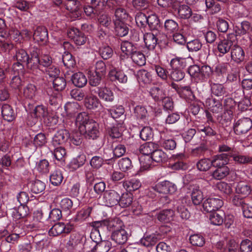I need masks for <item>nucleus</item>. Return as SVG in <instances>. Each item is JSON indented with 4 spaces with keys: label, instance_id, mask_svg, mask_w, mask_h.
Returning <instances> with one entry per match:
<instances>
[{
    "label": "nucleus",
    "instance_id": "23",
    "mask_svg": "<svg viewBox=\"0 0 252 252\" xmlns=\"http://www.w3.org/2000/svg\"><path fill=\"white\" fill-rule=\"evenodd\" d=\"M229 156L237 164H248L252 162V157L248 155H243L231 152L229 153Z\"/></svg>",
    "mask_w": 252,
    "mask_h": 252
},
{
    "label": "nucleus",
    "instance_id": "21",
    "mask_svg": "<svg viewBox=\"0 0 252 252\" xmlns=\"http://www.w3.org/2000/svg\"><path fill=\"white\" fill-rule=\"evenodd\" d=\"M174 216V212L171 209L160 211L157 214V218L160 222L168 223L171 221Z\"/></svg>",
    "mask_w": 252,
    "mask_h": 252
},
{
    "label": "nucleus",
    "instance_id": "17",
    "mask_svg": "<svg viewBox=\"0 0 252 252\" xmlns=\"http://www.w3.org/2000/svg\"><path fill=\"white\" fill-rule=\"evenodd\" d=\"M160 235L156 232L150 234L146 233L141 239V244L147 247L154 246L160 239Z\"/></svg>",
    "mask_w": 252,
    "mask_h": 252
},
{
    "label": "nucleus",
    "instance_id": "64",
    "mask_svg": "<svg viewBox=\"0 0 252 252\" xmlns=\"http://www.w3.org/2000/svg\"><path fill=\"white\" fill-rule=\"evenodd\" d=\"M196 166L199 171H208L212 166L211 159L209 158L201 159L197 162Z\"/></svg>",
    "mask_w": 252,
    "mask_h": 252
},
{
    "label": "nucleus",
    "instance_id": "16",
    "mask_svg": "<svg viewBox=\"0 0 252 252\" xmlns=\"http://www.w3.org/2000/svg\"><path fill=\"white\" fill-rule=\"evenodd\" d=\"M229 153L221 154L214 156L211 159L212 165L215 168L227 166L229 160Z\"/></svg>",
    "mask_w": 252,
    "mask_h": 252
},
{
    "label": "nucleus",
    "instance_id": "30",
    "mask_svg": "<svg viewBox=\"0 0 252 252\" xmlns=\"http://www.w3.org/2000/svg\"><path fill=\"white\" fill-rule=\"evenodd\" d=\"M230 172L229 168L227 166H223L219 168H216L212 173L211 176L214 179L221 180L225 178Z\"/></svg>",
    "mask_w": 252,
    "mask_h": 252
},
{
    "label": "nucleus",
    "instance_id": "20",
    "mask_svg": "<svg viewBox=\"0 0 252 252\" xmlns=\"http://www.w3.org/2000/svg\"><path fill=\"white\" fill-rule=\"evenodd\" d=\"M127 233L123 228L115 230L111 235L112 240L119 245L125 244L127 241Z\"/></svg>",
    "mask_w": 252,
    "mask_h": 252
},
{
    "label": "nucleus",
    "instance_id": "52",
    "mask_svg": "<svg viewBox=\"0 0 252 252\" xmlns=\"http://www.w3.org/2000/svg\"><path fill=\"white\" fill-rule=\"evenodd\" d=\"M183 29L179 30L178 32L172 33L173 42L180 45H184L187 42L186 38L183 34Z\"/></svg>",
    "mask_w": 252,
    "mask_h": 252
},
{
    "label": "nucleus",
    "instance_id": "13",
    "mask_svg": "<svg viewBox=\"0 0 252 252\" xmlns=\"http://www.w3.org/2000/svg\"><path fill=\"white\" fill-rule=\"evenodd\" d=\"M67 35L71 38L77 45H84L87 41L88 38L84 33L78 29H71L67 32Z\"/></svg>",
    "mask_w": 252,
    "mask_h": 252
},
{
    "label": "nucleus",
    "instance_id": "47",
    "mask_svg": "<svg viewBox=\"0 0 252 252\" xmlns=\"http://www.w3.org/2000/svg\"><path fill=\"white\" fill-rule=\"evenodd\" d=\"M133 202V195L130 193H125L120 196V203L118 204L121 207L126 208L132 205Z\"/></svg>",
    "mask_w": 252,
    "mask_h": 252
},
{
    "label": "nucleus",
    "instance_id": "46",
    "mask_svg": "<svg viewBox=\"0 0 252 252\" xmlns=\"http://www.w3.org/2000/svg\"><path fill=\"white\" fill-rule=\"evenodd\" d=\"M14 58L16 61L22 63H26L27 66L28 62L30 61V56L26 50L23 49H18L16 50L15 55Z\"/></svg>",
    "mask_w": 252,
    "mask_h": 252
},
{
    "label": "nucleus",
    "instance_id": "29",
    "mask_svg": "<svg viewBox=\"0 0 252 252\" xmlns=\"http://www.w3.org/2000/svg\"><path fill=\"white\" fill-rule=\"evenodd\" d=\"M121 48L123 53L130 56L138 50L136 44L128 41L122 42Z\"/></svg>",
    "mask_w": 252,
    "mask_h": 252
},
{
    "label": "nucleus",
    "instance_id": "5",
    "mask_svg": "<svg viewBox=\"0 0 252 252\" xmlns=\"http://www.w3.org/2000/svg\"><path fill=\"white\" fill-rule=\"evenodd\" d=\"M102 199L104 205L112 207L120 203V195L116 190L110 189L104 192Z\"/></svg>",
    "mask_w": 252,
    "mask_h": 252
},
{
    "label": "nucleus",
    "instance_id": "26",
    "mask_svg": "<svg viewBox=\"0 0 252 252\" xmlns=\"http://www.w3.org/2000/svg\"><path fill=\"white\" fill-rule=\"evenodd\" d=\"M29 213L28 207L26 205H20L17 209H14L12 212V217L15 220L26 217Z\"/></svg>",
    "mask_w": 252,
    "mask_h": 252
},
{
    "label": "nucleus",
    "instance_id": "25",
    "mask_svg": "<svg viewBox=\"0 0 252 252\" xmlns=\"http://www.w3.org/2000/svg\"><path fill=\"white\" fill-rule=\"evenodd\" d=\"M108 111L113 119L116 120L120 119V120H118L120 123H121L125 119V109L122 105L113 107L109 109Z\"/></svg>",
    "mask_w": 252,
    "mask_h": 252
},
{
    "label": "nucleus",
    "instance_id": "7",
    "mask_svg": "<svg viewBox=\"0 0 252 252\" xmlns=\"http://www.w3.org/2000/svg\"><path fill=\"white\" fill-rule=\"evenodd\" d=\"M41 54L40 49L33 46L30 49V61L27 63V68L29 69L34 70L39 68V55Z\"/></svg>",
    "mask_w": 252,
    "mask_h": 252
},
{
    "label": "nucleus",
    "instance_id": "33",
    "mask_svg": "<svg viewBox=\"0 0 252 252\" xmlns=\"http://www.w3.org/2000/svg\"><path fill=\"white\" fill-rule=\"evenodd\" d=\"M234 46L233 42L230 39H223L218 44V50L223 55L228 53Z\"/></svg>",
    "mask_w": 252,
    "mask_h": 252
},
{
    "label": "nucleus",
    "instance_id": "60",
    "mask_svg": "<svg viewBox=\"0 0 252 252\" xmlns=\"http://www.w3.org/2000/svg\"><path fill=\"white\" fill-rule=\"evenodd\" d=\"M190 243L194 246L202 247L205 242V239L199 234L191 235L189 238Z\"/></svg>",
    "mask_w": 252,
    "mask_h": 252
},
{
    "label": "nucleus",
    "instance_id": "3",
    "mask_svg": "<svg viewBox=\"0 0 252 252\" xmlns=\"http://www.w3.org/2000/svg\"><path fill=\"white\" fill-rule=\"evenodd\" d=\"M99 124L94 120H90L84 127V135L89 139H97L100 135Z\"/></svg>",
    "mask_w": 252,
    "mask_h": 252
},
{
    "label": "nucleus",
    "instance_id": "38",
    "mask_svg": "<svg viewBox=\"0 0 252 252\" xmlns=\"http://www.w3.org/2000/svg\"><path fill=\"white\" fill-rule=\"evenodd\" d=\"M235 191L237 194L247 196L252 191L251 187L247 183L244 182H239L235 188Z\"/></svg>",
    "mask_w": 252,
    "mask_h": 252
},
{
    "label": "nucleus",
    "instance_id": "1",
    "mask_svg": "<svg viewBox=\"0 0 252 252\" xmlns=\"http://www.w3.org/2000/svg\"><path fill=\"white\" fill-rule=\"evenodd\" d=\"M188 72L196 82H205L213 74L211 67L203 65L201 67L194 64L190 65L188 69Z\"/></svg>",
    "mask_w": 252,
    "mask_h": 252
},
{
    "label": "nucleus",
    "instance_id": "41",
    "mask_svg": "<svg viewBox=\"0 0 252 252\" xmlns=\"http://www.w3.org/2000/svg\"><path fill=\"white\" fill-rule=\"evenodd\" d=\"M158 148V145L153 142H147L141 147L140 151L145 156H151Z\"/></svg>",
    "mask_w": 252,
    "mask_h": 252
},
{
    "label": "nucleus",
    "instance_id": "53",
    "mask_svg": "<svg viewBox=\"0 0 252 252\" xmlns=\"http://www.w3.org/2000/svg\"><path fill=\"white\" fill-rule=\"evenodd\" d=\"M98 52L103 60H108L111 58L114 54L113 49L108 45H104L99 47Z\"/></svg>",
    "mask_w": 252,
    "mask_h": 252
},
{
    "label": "nucleus",
    "instance_id": "10",
    "mask_svg": "<svg viewBox=\"0 0 252 252\" xmlns=\"http://www.w3.org/2000/svg\"><path fill=\"white\" fill-rule=\"evenodd\" d=\"M73 228V225L64 223L58 222L55 224L49 230V234L50 236H57L63 233H68Z\"/></svg>",
    "mask_w": 252,
    "mask_h": 252
},
{
    "label": "nucleus",
    "instance_id": "28",
    "mask_svg": "<svg viewBox=\"0 0 252 252\" xmlns=\"http://www.w3.org/2000/svg\"><path fill=\"white\" fill-rule=\"evenodd\" d=\"M205 103L208 109L213 113H219L222 109V105L219 100L213 98H208L206 99Z\"/></svg>",
    "mask_w": 252,
    "mask_h": 252
},
{
    "label": "nucleus",
    "instance_id": "34",
    "mask_svg": "<svg viewBox=\"0 0 252 252\" xmlns=\"http://www.w3.org/2000/svg\"><path fill=\"white\" fill-rule=\"evenodd\" d=\"M164 28L168 34H172L179 30L178 23L173 19H166L164 22Z\"/></svg>",
    "mask_w": 252,
    "mask_h": 252
},
{
    "label": "nucleus",
    "instance_id": "55",
    "mask_svg": "<svg viewBox=\"0 0 252 252\" xmlns=\"http://www.w3.org/2000/svg\"><path fill=\"white\" fill-rule=\"evenodd\" d=\"M135 116L138 119L146 120L148 117V112L146 108L142 105H137L134 110Z\"/></svg>",
    "mask_w": 252,
    "mask_h": 252
},
{
    "label": "nucleus",
    "instance_id": "63",
    "mask_svg": "<svg viewBox=\"0 0 252 252\" xmlns=\"http://www.w3.org/2000/svg\"><path fill=\"white\" fill-rule=\"evenodd\" d=\"M86 156L82 154L74 158L71 161V165L74 169H77L83 166L86 161Z\"/></svg>",
    "mask_w": 252,
    "mask_h": 252
},
{
    "label": "nucleus",
    "instance_id": "56",
    "mask_svg": "<svg viewBox=\"0 0 252 252\" xmlns=\"http://www.w3.org/2000/svg\"><path fill=\"white\" fill-rule=\"evenodd\" d=\"M111 243L108 241L97 243L92 250V252H108L110 249Z\"/></svg>",
    "mask_w": 252,
    "mask_h": 252
},
{
    "label": "nucleus",
    "instance_id": "2",
    "mask_svg": "<svg viewBox=\"0 0 252 252\" xmlns=\"http://www.w3.org/2000/svg\"><path fill=\"white\" fill-rule=\"evenodd\" d=\"M236 101L231 98L224 100V106L225 112L222 115L220 123L224 126H229L233 117L232 109L234 106Z\"/></svg>",
    "mask_w": 252,
    "mask_h": 252
},
{
    "label": "nucleus",
    "instance_id": "12",
    "mask_svg": "<svg viewBox=\"0 0 252 252\" xmlns=\"http://www.w3.org/2000/svg\"><path fill=\"white\" fill-rule=\"evenodd\" d=\"M33 38L35 42L40 45H45L48 41V33L46 28L39 26L34 30Z\"/></svg>",
    "mask_w": 252,
    "mask_h": 252
},
{
    "label": "nucleus",
    "instance_id": "51",
    "mask_svg": "<svg viewBox=\"0 0 252 252\" xmlns=\"http://www.w3.org/2000/svg\"><path fill=\"white\" fill-rule=\"evenodd\" d=\"M62 61L63 64L67 68L73 67L76 64V62L72 55L68 52H64L62 56Z\"/></svg>",
    "mask_w": 252,
    "mask_h": 252
},
{
    "label": "nucleus",
    "instance_id": "15",
    "mask_svg": "<svg viewBox=\"0 0 252 252\" xmlns=\"http://www.w3.org/2000/svg\"><path fill=\"white\" fill-rule=\"evenodd\" d=\"M158 32H148L143 34V40L146 47L150 50H154L157 44L158 38L157 37Z\"/></svg>",
    "mask_w": 252,
    "mask_h": 252
},
{
    "label": "nucleus",
    "instance_id": "27",
    "mask_svg": "<svg viewBox=\"0 0 252 252\" xmlns=\"http://www.w3.org/2000/svg\"><path fill=\"white\" fill-rule=\"evenodd\" d=\"M72 83L78 88H82L87 83V79L85 75L81 72L74 73L71 77Z\"/></svg>",
    "mask_w": 252,
    "mask_h": 252
},
{
    "label": "nucleus",
    "instance_id": "49",
    "mask_svg": "<svg viewBox=\"0 0 252 252\" xmlns=\"http://www.w3.org/2000/svg\"><path fill=\"white\" fill-rule=\"evenodd\" d=\"M133 62L139 66H142L146 63L145 55L140 51L137 50L130 56Z\"/></svg>",
    "mask_w": 252,
    "mask_h": 252
},
{
    "label": "nucleus",
    "instance_id": "14",
    "mask_svg": "<svg viewBox=\"0 0 252 252\" xmlns=\"http://www.w3.org/2000/svg\"><path fill=\"white\" fill-rule=\"evenodd\" d=\"M69 137V133L67 130L60 129L53 137L52 144L54 146L62 145L68 139Z\"/></svg>",
    "mask_w": 252,
    "mask_h": 252
},
{
    "label": "nucleus",
    "instance_id": "22",
    "mask_svg": "<svg viewBox=\"0 0 252 252\" xmlns=\"http://www.w3.org/2000/svg\"><path fill=\"white\" fill-rule=\"evenodd\" d=\"M1 115L3 119L11 122L15 119L16 114L12 107L8 104H3L1 108Z\"/></svg>",
    "mask_w": 252,
    "mask_h": 252
},
{
    "label": "nucleus",
    "instance_id": "6",
    "mask_svg": "<svg viewBox=\"0 0 252 252\" xmlns=\"http://www.w3.org/2000/svg\"><path fill=\"white\" fill-rule=\"evenodd\" d=\"M152 189L160 193L172 194L177 190V187L172 182L164 181L158 183L155 186L152 187Z\"/></svg>",
    "mask_w": 252,
    "mask_h": 252
},
{
    "label": "nucleus",
    "instance_id": "40",
    "mask_svg": "<svg viewBox=\"0 0 252 252\" xmlns=\"http://www.w3.org/2000/svg\"><path fill=\"white\" fill-rule=\"evenodd\" d=\"M191 196L192 201L195 205H199L203 199V193L198 187L193 188Z\"/></svg>",
    "mask_w": 252,
    "mask_h": 252
},
{
    "label": "nucleus",
    "instance_id": "59",
    "mask_svg": "<svg viewBox=\"0 0 252 252\" xmlns=\"http://www.w3.org/2000/svg\"><path fill=\"white\" fill-rule=\"evenodd\" d=\"M114 13L116 18L115 21L122 22V21L127 19L129 15L126 10L120 6L116 9Z\"/></svg>",
    "mask_w": 252,
    "mask_h": 252
},
{
    "label": "nucleus",
    "instance_id": "48",
    "mask_svg": "<svg viewBox=\"0 0 252 252\" xmlns=\"http://www.w3.org/2000/svg\"><path fill=\"white\" fill-rule=\"evenodd\" d=\"M170 65L172 69H181L187 66L186 59L177 57L171 60Z\"/></svg>",
    "mask_w": 252,
    "mask_h": 252
},
{
    "label": "nucleus",
    "instance_id": "32",
    "mask_svg": "<svg viewBox=\"0 0 252 252\" xmlns=\"http://www.w3.org/2000/svg\"><path fill=\"white\" fill-rule=\"evenodd\" d=\"M29 185L31 192L34 194L43 193L46 187L44 182L38 180L31 182Z\"/></svg>",
    "mask_w": 252,
    "mask_h": 252
},
{
    "label": "nucleus",
    "instance_id": "43",
    "mask_svg": "<svg viewBox=\"0 0 252 252\" xmlns=\"http://www.w3.org/2000/svg\"><path fill=\"white\" fill-rule=\"evenodd\" d=\"M224 214L221 211L211 213L209 220L212 224L216 225H221L223 222Z\"/></svg>",
    "mask_w": 252,
    "mask_h": 252
},
{
    "label": "nucleus",
    "instance_id": "44",
    "mask_svg": "<svg viewBox=\"0 0 252 252\" xmlns=\"http://www.w3.org/2000/svg\"><path fill=\"white\" fill-rule=\"evenodd\" d=\"M92 120L89 118L86 113L82 112L78 114L76 118V122L79 125L80 130L83 131L87 123H89L90 121Z\"/></svg>",
    "mask_w": 252,
    "mask_h": 252
},
{
    "label": "nucleus",
    "instance_id": "18",
    "mask_svg": "<svg viewBox=\"0 0 252 252\" xmlns=\"http://www.w3.org/2000/svg\"><path fill=\"white\" fill-rule=\"evenodd\" d=\"M231 58L234 62L240 63L245 59V52L239 45H234L231 50Z\"/></svg>",
    "mask_w": 252,
    "mask_h": 252
},
{
    "label": "nucleus",
    "instance_id": "57",
    "mask_svg": "<svg viewBox=\"0 0 252 252\" xmlns=\"http://www.w3.org/2000/svg\"><path fill=\"white\" fill-rule=\"evenodd\" d=\"M211 89L212 93L217 96H223L226 93L225 88L222 84L212 83Z\"/></svg>",
    "mask_w": 252,
    "mask_h": 252
},
{
    "label": "nucleus",
    "instance_id": "37",
    "mask_svg": "<svg viewBox=\"0 0 252 252\" xmlns=\"http://www.w3.org/2000/svg\"><path fill=\"white\" fill-rule=\"evenodd\" d=\"M109 76L112 80H118L122 83H126L127 81V77L122 71H117L116 69H112L109 72Z\"/></svg>",
    "mask_w": 252,
    "mask_h": 252
},
{
    "label": "nucleus",
    "instance_id": "19",
    "mask_svg": "<svg viewBox=\"0 0 252 252\" xmlns=\"http://www.w3.org/2000/svg\"><path fill=\"white\" fill-rule=\"evenodd\" d=\"M101 225L106 226L109 231L114 232L122 228L123 222L118 218L109 219L101 221Z\"/></svg>",
    "mask_w": 252,
    "mask_h": 252
},
{
    "label": "nucleus",
    "instance_id": "8",
    "mask_svg": "<svg viewBox=\"0 0 252 252\" xmlns=\"http://www.w3.org/2000/svg\"><path fill=\"white\" fill-rule=\"evenodd\" d=\"M91 91L97 94L98 97L104 101L111 102L114 99L113 92L106 87H96L91 90Z\"/></svg>",
    "mask_w": 252,
    "mask_h": 252
},
{
    "label": "nucleus",
    "instance_id": "50",
    "mask_svg": "<svg viewBox=\"0 0 252 252\" xmlns=\"http://www.w3.org/2000/svg\"><path fill=\"white\" fill-rule=\"evenodd\" d=\"M150 157L153 161L158 163L164 162L167 159L166 154L161 150L158 149V148H157V150H155Z\"/></svg>",
    "mask_w": 252,
    "mask_h": 252
},
{
    "label": "nucleus",
    "instance_id": "31",
    "mask_svg": "<svg viewBox=\"0 0 252 252\" xmlns=\"http://www.w3.org/2000/svg\"><path fill=\"white\" fill-rule=\"evenodd\" d=\"M178 15L182 19H188L192 14L191 9L187 5H180L177 8Z\"/></svg>",
    "mask_w": 252,
    "mask_h": 252
},
{
    "label": "nucleus",
    "instance_id": "4",
    "mask_svg": "<svg viewBox=\"0 0 252 252\" xmlns=\"http://www.w3.org/2000/svg\"><path fill=\"white\" fill-rule=\"evenodd\" d=\"M252 127V121L249 118H243L238 120L233 125L234 132L237 135L247 133Z\"/></svg>",
    "mask_w": 252,
    "mask_h": 252
},
{
    "label": "nucleus",
    "instance_id": "62",
    "mask_svg": "<svg viewBox=\"0 0 252 252\" xmlns=\"http://www.w3.org/2000/svg\"><path fill=\"white\" fill-rule=\"evenodd\" d=\"M230 67V65L228 63H219L216 66L215 72L219 76H223L228 72Z\"/></svg>",
    "mask_w": 252,
    "mask_h": 252
},
{
    "label": "nucleus",
    "instance_id": "35",
    "mask_svg": "<svg viewBox=\"0 0 252 252\" xmlns=\"http://www.w3.org/2000/svg\"><path fill=\"white\" fill-rule=\"evenodd\" d=\"M179 95L180 97L185 99L187 102L195 99V97L189 86L183 87L181 90L179 91Z\"/></svg>",
    "mask_w": 252,
    "mask_h": 252
},
{
    "label": "nucleus",
    "instance_id": "54",
    "mask_svg": "<svg viewBox=\"0 0 252 252\" xmlns=\"http://www.w3.org/2000/svg\"><path fill=\"white\" fill-rule=\"evenodd\" d=\"M184 200V198H182L177 202V211L182 219L188 220L190 217V213L184 206L180 205L181 203H183Z\"/></svg>",
    "mask_w": 252,
    "mask_h": 252
},
{
    "label": "nucleus",
    "instance_id": "58",
    "mask_svg": "<svg viewBox=\"0 0 252 252\" xmlns=\"http://www.w3.org/2000/svg\"><path fill=\"white\" fill-rule=\"evenodd\" d=\"M36 86L32 84H28L24 89V95L28 99H33L36 94Z\"/></svg>",
    "mask_w": 252,
    "mask_h": 252
},
{
    "label": "nucleus",
    "instance_id": "11",
    "mask_svg": "<svg viewBox=\"0 0 252 252\" xmlns=\"http://www.w3.org/2000/svg\"><path fill=\"white\" fill-rule=\"evenodd\" d=\"M85 108L90 110H96L102 107L100 100L95 95L92 94H87L84 100Z\"/></svg>",
    "mask_w": 252,
    "mask_h": 252
},
{
    "label": "nucleus",
    "instance_id": "36",
    "mask_svg": "<svg viewBox=\"0 0 252 252\" xmlns=\"http://www.w3.org/2000/svg\"><path fill=\"white\" fill-rule=\"evenodd\" d=\"M115 30L117 35L123 37L128 32V28L126 24L121 21H114Z\"/></svg>",
    "mask_w": 252,
    "mask_h": 252
},
{
    "label": "nucleus",
    "instance_id": "24",
    "mask_svg": "<svg viewBox=\"0 0 252 252\" xmlns=\"http://www.w3.org/2000/svg\"><path fill=\"white\" fill-rule=\"evenodd\" d=\"M147 24H148L151 32H159L161 28V24L160 20L157 15L154 14L148 16Z\"/></svg>",
    "mask_w": 252,
    "mask_h": 252
},
{
    "label": "nucleus",
    "instance_id": "42",
    "mask_svg": "<svg viewBox=\"0 0 252 252\" xmlns=\"http://www.w3.org/2000/svg\"><path fill=\"white\" fill-rule=\"evenodd\" d=\"M141 186L139 181L132 179L124 182L123 186L128 191H133L138 189Z\"/></svg>",
    "mask_w": 252,
    "mask_h": 252
},
{
    "label": "nucleus",
    "instance_id": "39",
    "mask_svg": "<svg viewBox=\"0 0 252 252\" xmlns=\"http://www.w3.org/2000/svg\"><path fill=\"white\" fill-rule=\"evenodd\" d=\"M250 23L248 21H244L236 25L234 27V31L236 35L240 36L245 34L250 29Z\"/></svg>",
    "mask_w": 252,
    "mask_h": 252
},
{
    "label": "nucleus",
    "instance_id": "45",
    "mask_svg": "<svg viewBox=\"0 0 252 252\" xmlns=\"http://www.w3.org/2000/svg\"><path fill=\"white\" fill-rule=\"evenodd\" d=\"M150 94L156 101H161L166 95L165 90L157 87L152 88L150 90Z\"/></svg>",
    "mask_w": 252,
    "mask_h": 252
},
{
    "label": "nucleus",
    "instance_id": "9",
    "mask_svg": "<svg viewBox=\"0 0 252 252\" xmlns=\"http://www.w3.org/2000/svg\"><path fill=\"white\" fill-rule=\"evenodd\" d=\"M223 204V201L220 199L216 198H209L203 203L202 206L204 211L212 213L217 211Z\"/></svg>",
    "mask_w": 252,
    "mask_h": 252
},
{
    "label": "nucleus",
    "instance_id": "61",
    "mask_svg": "<svg viewBox=\"0 0 252 252\" xmlns=\"http://www.w3.org/2000/svg\"><path fill=\"white\" fill-rule=\"evenodd\" d=\"M72 98L77 101H81L87 95L86 91L84 90L74 89H72L70 93Z\"/></svg>",
    "mask_w": 252,
    "mask_h": 252
}]
</instances>
